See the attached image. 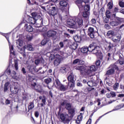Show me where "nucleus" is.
<instances>
[{
    "label": "nucleus",
    "instance_id": "nucleus-32",
    "mask_svg": "<svg viewBox=\"0 0 124 124\" xmlns=\"http://www.w3.org/2000/svg\"><path fill=\"white\" fill-rule=\"evenodd\" d=\"M67 79L68 82H75V80H74V76L72 74L69 75L67 77Z\"/></svg>",
    "mask_w": 124,
    "mask_h": 124
},
{
    "label": "nucleus",
    "instance_id": "nucleus-10",
    "mask_svg": "<svg viewBox=\"0 0 124 124\" xmlns=\"http://www.w3.org/2000/svg\"><path fill=\"white\" fill-rule=\"evenodd\" d=\"M31 88L34 90L37 93H41V86L37 85L36 83L31 84Z\"/></svg>",
    "mask_w": 124,
    "mask_h": 124
},
{
    "label": "nucleus",
    "instance_id": "nucleus-27",
    "mask_svg": "<svg viewBox=\"0 0 124 124\" xmlns=\"http://www.w3.org/2000/svg\"><path fill=\"white\" fill-rule=\"evenodd\" d=\"M119 59L117 61V62L120 64V65H123L124 64V58L122 57L121 55H119Z\"/></svg>",
    "mask_w": 124,
    "mask_h": 124
},
{
    "label": "nucleus",
    "instance_id": "nucleus-38",
    "mask_svg": "<svg viewBox=\"0 0 124 124\" xmlns=\"http://www.w3.org/2000/svg\"><path fill=\"white\" fill-rule=\"evenodd\" d=\"M77 47H78V45L77 44V43H74L73 44L70 46V48H71L72 50L77 49Z\"/></svg>",
    "mask_w": 124,
    "mask_h": 124
},
{
    "label": "nucleus",
    "instance_id": "nucleus-47",
    "mask_svg": "<svg viewBox=\"0 0 124 124\" xmlns=\"http://www.w3.org/2000/svg\"><path fill=\"white\" fill-rule=\"evenodd\" d=\"M26 48L27 50H29V51H32V50H33L32 46H31V45H30V44L27 45Z\"/></svg>",
    "mask_w": 124,
    "mask_h": 124
},
{
    "label": "nucleus",
    "instance_id": "nucleus-4",
    "mask_svg": "<svg viewBox=\"0 0 124 124\" xmlns=\"http://www.w3.org/2000/svg\"><path fill=\"white\" fill-rule=\"evenodd\" d=\"M35 27L41 28V27H43V18H42L41 16L38 15H35Z\"/></svg>",
    "mask_w": 124,
    "mask_h": 124
},
{
    "label": "nucleus",
    "instance_id": "nucleus-20",
    "mask_svg": "<svg viewBox=\"0 0 124 124\" xmlns=\"http://www.w3.org/2000/svg\"><path fill=\"white\" fill-rule=\"evenodd\" d=\"M25 28L26 31H28L29 32H31L33 31L32 27L28 24H25Z\"/></svg>",
    "mask_w": 124,
    "mask_h": 124
},
{
    "label": "nucleus",
    "instance_id": "nucleus-62",
    "mask_svg": "<svg viewBox=\"0 0 124 124\" xmlns=\"http://www.w3.org/2000/svg\"><path fill=\"white\" fill-rule=\"evenodd\" d=\"M109 18H108L107 17H105L104 18V23H108L109 22Z\"/></svg>",
    "mask_w": 124,
    "mask_h": 124
},
{
    "label": "nucleus",
    "instance_id": "nucleus-26",
    "mask_svg": "<svg viewBox=\"0 0 124 124\" xmlns=\"http://www.w3.org/2000/svg\"><path fill=\"white\" fill-rule=\"evenodd\" d=\"M112 40L113 42H119L121 41V36L115 35L112 37Z\"/></svg>",
    "mask_w": 124,
    "mask_h": 124
},
{
    "label": "nucleus",
    "instance_id": "nucleus-7",
    "mask_svg": "<svg viewBox=\"0 0 124 124\" xmlns=\"http://www.w3.org/2000/svg\"><path fill=\"white\" fill-rule=\"evenodd\" d=\"M75 17L73 19H69L67 21V25H68L69 28L72 29H77L78 27L76 25V22L75 21Z\"/></svg>",
    "mask_w": 124,
    "mask_h": 124
},
{
    "label": "nucleus",
    "instance_id": "nucleus-12",
    "mask_svg": "<svg viewBox=\"0 0 124 124\" xmlns=\"http://www.w3.org/2000/svg\"><path fill=\"white\" fill-rule=\"evenodd\" d=\"M89 16H90V12L84 11L82 14V18L86 23H89Z\"/></svg>",
    "mask_w": 124,
    "mask_h": 124
},
{
    "label": "nucleus",
    "instance_id": "nucleus-11",
    "mask_svg": "<svg viewBox=\"0 0 124 124\" xmlns=\"http://www.w3.org/2000/svg\"><path fill=\"white\" fill-rule=\"evenodd\" d=\"M59 4L60 5V7L61 10H62V11H64V10H65V7L67 6V4H68V3H67V1L62 0L60 1Z\"/></svg>",
    "mask_w": 124,
    "mask_h": 124
},
{
    "label": "nucleus",
    "instance_id": "nucleus-63",
    "mask_svg": "<svg viewBox=\"0 0 124 124\" xmlns=\"http://www.w3.org/2000/svg\"><path fill=\"white\" fill-rule=\"evenodd\" d=\"M88 92H92V91H93V90H94V88H93V87H88L87 89Z\"/></svg>",
    "mask_w": 124,
    "mask_h": 124
},
{
    "label": "nucleus",
    "instance_id": "nucleus-21",
    "mask_svg": "<svg viewBox=\"0 0 124 124\" xmlns=\"http://www.w3.org/2000/svg\"><path fill=\"white\" fill-rule=\"evenodd\" d=\"M96 46V43H92L91 44H90L89 47H88L89 52H92Z\"/></svg>",
    "mask_w": 124,
    "mask_h": 124
},
{
    "label": "nucleus",
    "instance_id": "nucleus-57",
    "mask_svg": "<svg viewBox=\"0 0 124 124\" xmlns=\"http://www.w3.org/2000/svg\"><path fill=\"white\" fill-rule=\"evenodd\" d=\"M119 5L120 6V7H124V2H123L122 1H119Z\"/></svg>",
    "mask_w": 124,
    "mask_h": 124
},
{
    "label": "nucleus",
    "instance_id": "nucleus-43",
    "mask_svg": "<svg viewBox=\"0 0 124 124\" xmlns=\"http://www.w3.org/2000/svg\"><path fill=\"white\" fill-rule=\"evenodd\" d=\"M119 86H120V84H119V83L116 82L113 86V90H114V91H117V90L119 89Z\"/></svg>",
    "mask_w": 124,
    "mask_h": 124
},
{
    "label": "nucleus",
    "instance_id": "nucleus-59",
    "mask_svg": "<svg viewBox=\"0 0 124 124\" xmlns=\"http://www.w3.org/2000/svg\"><path fill=\"white\" fill-rule=\"evenodd\" d=\"M34 116L36 118H38L39 117V112L38 111H35Z\"/></svg>",
    "mask_w": 124,
    "mask_h": 124
},
{
    "label": "nucleus",
    "instance_id": "nucleus-55",
    "mask_svg": "<svg viewBox=\"0 0 124 124\" xmlns=\"http://www.w3.org/2000/svg\"><path fill=\"white\" fill-rule=\"evenodd\" d=\"M104 28L107 30H110V29H111V26H110V25H109L108 24H106L104 25Z\"/></svg>",
    "mask_w": 124,
    "mask_h": 124
},
{
    "label": "nucleus",
    "instance_id": "nucleus-9",
    "mask_svg": "<svg viewBox=\"0 0 124 124\" xmlns=\"http://www.w3.org/2000/svg\"><path fill=\"white\" fill-rule=\"evenodd\" d=\"M57 34V31H54V30H49L46 32V35L47 37H53V40H56V38H54L55 36H56Z\"/></svg>",
    "mask_w": 124,
    "mask_h": 124
},
{
    "label": "nucleus",
    "instance_id": "nucleus-2",
    "mask_svg": "<svg viewBox=\"0 0 124 124\" xmlns=\"http://www.w3.org/2000/svg\"><path fill=\"white\" fill-rule=\"evenodd\" d=\"M76 70H78L80 73V75L83 76H87V74L90 72V71L87 69V67H85L83 65H78L75 68Z\"/></svg>",
    "mask_w": 124,
    "mask_h": 124
},
{
    "label": "nucleus",
    "instance_id": "nucleus-15",
    "mask_svg": "<svg viewBox=\"0 0 124 124\" xmlns=\"http://www.w3.org/2000/svg\"><path fill=\"white\" fill-rule=\"evenodd\" d=\"M113 47H114V45L111 43H108L104 46V48L107 52H109L111 49H113Z\"/></svg>",
    "mask_w": 124,
    "mask_h": 124
},
{
    "label": "nucleus",
    "instance_id": "nucleus-53",
    "mask_svg": "<svg viewBox=\"0 0 124 124\" xmlns=\"http://www.w3.org/2000/svg\"><path fill=\"white\" fill-rule=\"evenodd\" d=\"M15 67L16 70H18V69H19V68L18 67V61L16 60L15 61Z\"/></svg>",
    "mask_w": 124,
    "mask_h": 124
},
{
    "label": "nucleus",
    "instance_id": "nucleus-33",
    "mask_svg": "<svg viewBox=\"0 0 124 124\" xmlns=\"http://www.w3.org/2000/svg\"><path fill=\"white\" fill-rule=\"evenodd\" d=\"M83 9L84 10V11L90 12V10L91 9V6L90 5V4L83 5Z\"/></svg>",
    "mask_w": 124,
    "mask_h": 124
},
{
    "label": "nucleus",
    "instance_id": "nucleus-35",
    "mask_svg": "<svg viewBox=\"0 0 124 124\" xmlns=\"http://www.w3.org/2000/svg\"><path fill=\"white\" fill-rule=\"evenodd\" d=\"M55 88H56V89L59 88V86L61 85V84H62L61 83V81H60V80H59V79L56 78L55 80Z\"/></svg>",
    "mask_w": 124,
    "mask_h": 124
},
{
    "label": "nucleus",
    "instance_id": "nucleus-41",
    "mask_svg": "<svg viewBox=\"0 0 124 124\" xmlns=\"http://www.w3.org/2000/svg\"><path fill=\"white\" fill-rule=\"evenodd\" d=\"M33 108H34L33 102H31L29 103V105L28 106V110H32Z\"/></svg>",
    "mask_w": 124,
    "mask_h": 124
},
{
    "label": "nucleus",
    "instance_id": "nucleus-39",
    "mask_svg": "<svg viewBox=\"0 0 124 124\" xmlns=\"http://www.w3.org/2000/svg\"><path fill=\"white\" fill-rule=\"evenodd\" d=\"M61 63V58H56L54 61V64L55 66H58L59 63Z\"/></svg>",
    "mask_w": 124,
    "mask_h": 124
},
{
    "label": "nucleus",
    "instance_id": "nucleus-52",
    "mask_svg": "<svg viewBox=\"0 0 124 124\" xmlns=\"http://www.w3.org/2000/svg\"><path fill=\"white\" fill-rule=\"evenodd\" d=\"M108 9L110 10L113 8V4L111 2V1L109 2L108 4Z\"/></svg>",
    "mask_w": 124,
    "mask_h": 124
},
{
    "label": "nucleus",
    "instance_id": "nucleus-64",
    "mask_svg": "<svg viewBox=\"0 0 124 124\" xmlns=\"http://www.w3.org/2000/svg\"><path fill=\"white\" fill-rule=\"evenodd\" d=\"M90 22H91V24H95V23H96V20H95V19L93 18L91 19Z\"/></svg>",
    "mask_w": 124,
    "mask_h": 124
},
{
    "label": "nucleus",
    "instance_id": "nucleus-36",
    "mask_svg": "<svg viewBox=\"0 0 124 124\" xmlns=\"http://www.w3.org/2000/svg\"><path fill=\"white\" fill-rule=\"evenodd\" d=\"M109 25L110 26H111V27H117V26H119V25H120V22L113 21L109 23Z\"/></svg>",
    "mask_w": 124,
    "mask_h": 124
},
{
    "label": "nucleus",
    "instance_id": "nucleus-3",
    "mask_svg": "<svg viewBox=\"0 0 124 124\" xmlns=\"http://www.w3.org/2000/svg\"><path fill=\"white\" fill-rule=\"evenodd\" d=\"M92 54H94V55H96L98 56L99 59L100 60H103V54L100 51V47L99 46L96 45L93 51L92 52Z\"/></svg>",
    "mask_w": 124,
    "mask_h": 124
},
{
    "label": "nucleus",
    "instance_id": "nucleus-45",
    "mask_svg": "<svg viewBox=\"0 0 124 124\" xmlns=\"http://www.w3.org/2000/svg\"><path fill=\"white\" fill-rule=\"evenodd\" d=\"M87 85L89 86V87H94V82L93 81H89L87 82Z\"/></svg>",
    "mask_w": 124,
    "mask_h": 124
},
{
    "label": "nucleus",
    "instance_id": "nucleus-42",
    "mask_svg": "<svg viewBox=\"0 0 124 124\" xmlns=\"http://www.w3.org/2000/svg\"><path fill=\"white\" fill-rule=\"evenodd\" d=\"M8 86H9V82H6L4 86V92L5 93L6 92H7L8 90Z\"/></svg>",
    "mask_w": 124,
    "mask_h": 124
},
{
    "label": "nucleus",
    "instance_id": "nucleus-60",
    "mask_svg": "<svg viewBox=\"0 0 124 124\" xmlns=\"http://www.w3.org/2000/svg\"><path fill=\"white\" fill-rule=\"evenodd\" d=\"M110 95L111 97H116V93L114 92H110Z\"/></svg>",
    "mask_w": 124,
    "mask_h": 124
},
{
    "label": "nucleus",
    "instance_id": "nucleus-5",
    "mask_svg": "<svg viewBox=\"0 0 124 124\" xmlns=\"http://www.w3.org/2000/svg\"><path fill=\"white\" fill-rule=\"evenodd\" d=\"M96 34H97V31H94V28L93 27H89L88 28V35L91 38H95L96 37Z\"/></svg>",
    "mask_w": 124,
    "mask_h": 124
},
{
    "label": "nucleus",
    "instance_id": "nucleus-17",
    "mask_svg": "<svg viewBox=\"0 0 124 124\" xmlns=\"http://www.w3.org/2000/svg\"><path fill=\"white\" fill-rule=\"evenodd\" d=\"M60 50L61 47H60V46H59V45H56L55 46H53L51 53H53V54H58V53H60Z\"/></svg>",
    "mask_w": 124,
    "mask_h": 124
},
{
    "label": "nucleus",
    "instance_id": "nucleus-25",
    "mask_svg": "<svg viewBox=\"0 0 124 124\" xmlns=\"http://www.w3.org/2000/svg\"><path fill=\"white\" fill-rule=\"evenodd\" d=\"M57 89L61 92H65V91L67 90V86H65L62 84H61V85Z\"/></svg>",
    "mask_w": 124,
    "mask_h": 124
},
{
    "label": "nucleus",
    "instance_id": "nucleus-61",
    "mask_svg": "<svg viewBox=\"0 0 124 124\" xmlns=\"http://www.w3.org/2000/svg\"><path fill=\"white\" fill-rule=\"evenodd\" d=\"M117 107H118L119 109H122V108H124V104H121L120 105H119L117 106Z\"/></svg>",
    "mask_w": 124,
    "mask_h": 124
},
{
    "label": "nucleus",
    "instance_id": "nucleus-31",
    "mask_svg": "<svg viewBox=\"0 0 124 124\" xmlns=\"http://www.w3.org/2000/svg\"><path fill=\"white\" fill-rule=\"evenodd\" d=\"M67 89L69 87L70 89H72L75 87V81H70L68 82V85H67Z\"/></svg>",
    "mask_w": 124,
    "mask_h": 124
},
{
    "label": "nucleus",
    "instance_id": "nucleus-22",
    "mask_svg": "<svg viewBox=\"0 0 124 124\" xmlns=\"http://www.w3.org/2000/svg\"><path fill=\"white\" fill-rule=\"evenodd\" d=\"M44 82L45 83V84H46L47 85V86H46L47 88H48V89H49V90H51V88H50V87H49V84H50V83L52 82V78H46L44 79Z\"/></svg>",
    "mask_w": 124,
    "mask_h": 124
},
{
    "label": "nucleus",
    "instance_id": "nucleus-50",
    "mask_svg": "<svg viewBox=\"0 0 124 124\" xmlns=\"http://www.w3.org/2000/svg\"><path fill=\"white\" fill-rule=\"evenodd\" d=\"M77 120H78L79 121H80L81 122L82 121V120H83V115H82V113H80V115H79L78 116Z\"/></svg>",
    "mask_w": 124,
    "mask_h": 124
},
{
    "label": "nucleus",
    "instance_id": "nucleus-30",
    "mask_svg": "<svg viewBox=\"0 0 124 124\" xmlns=\"http://www.w3.org/2000/svg\"><path fill=\"white\" fill-rule=\"evenodd\" d=\"M114 73H115V69L112 68L107 71L106 75H113Z\"/></svg>",
    "mask_w": 124,
    "mask_h": 124
},
{
    "label": "nucleus",
    "instance_id": "nucleus-37",
    "mask_svg": "<svg viewBox=\"0 0 124 124\" xmlns=\"http://www.w3.org/2000/svg\"><path fill=\"white\" fill-rule=\"evenodd\" d=\"M115 34V32L113 31H109L107 32V36L108 37H113Z\"/></svg>",
    "mask_w": 124,
    "mask_h": 124
},
{
    "label": "nucleus",
    "instance_id": "nucleus-40",
    "mask_svg": "<svg viewBox=\"0 0 124 124\" xmlns=\"http://www.w3.org/2000/svg\"><path fill=\"white\" fill-rule=\"evenodd\" d=\"M104 12H105V9L104 7H102L100 9L99 14L103 17V16H104Z\"/></svg>",
    "mask_w": 124,
    "mask_h": 124
},
{
    "label": "nucleus",
    "instance_id": "nucleus-29",
    "mask_svg": "<svg viewBox=\"0 0 124 124\" xmlns=\"http://www.w3.org/2000/svg\"><path fill=\"white\" fill-rule=\"evenodd\" d=\"M27 3L30 5H33V4L38 5V3L35 0H27Z\"/></svg>",
    "mask_w": 124,
    "mask_h": 124
},
{
    "label": "nucleus",
    "instance_id": "nucleus-54",
    "mask_svg": "<svg viewBox=\"0 0 124 124\" xmlns=\"http://www.w3.org/2000/svg\"><path fill=\"white\" fill-rule=\"evenodd\" d=\"M100 63H101L100 60H98L96 61L95 64L97 67H98V66H100Z\"/></svg>",
    "mask_w": 124,
    "mask_h": 124
},
{
    "label": "nucleus",
    "instance_id": "nucleus-6",
    "mask_svg": "<svg viewBox=\"0 0 124 124\" xmlns=\"http://www.w3.org/2000/svg\"><path fill=\"white\" fill-rule=\"evenodd\" d=\"M47 13L50 17H55L58 14V7H57V6L52 7L51 9L47 12Z\"/></svg>",
    "mask_w": 124,
    "mask_h": 124
},
{
    "label": "nucleus",
    "instance_id": "nucleus-8",
    "mask_svg": "<svg viewBox=\"0 0 124 124\" xmlns=\"http://www.w3.org/2000/svg\"><path fill=\"white\" fill-rule=\"evenodd\" d=\"M31 15L32 17H30L28 18V22L29 23V24L34 25V27H35V23L36 21V18H35V15H36L35 13H32L31 14Z\"/></svg>",
    "mask_w": 124,
    "mask_h": 124
},
{
    "label": "nucleus",
    "instance_id": "nucleus-23",
    "mask_svg": "<svg viewBox=\"0 0 124 124\" xmlns=\"http://www.w3.org/2000/svg\"><path fill=\"white\" fill-rule=\"evenodd\" d=\"M28 80L31 86V84H34V83H36L35 82H34V81H35V78L32 76L28 75Z\"/></svg>",
    "mask_w": 124,
    "mask_h": 124
},
{
    "label": "nucleus",
    "instance_id": "nucleus-51",
    "mask_svg": "<svg viewBox=\"0 0 124 124\" xmlns=\"http://www.w3.org/2000/svg\"><path fill=\"white\" fill-rule=\"evenodd\" d=\"M120 11H121V10H120L119 7H115L113 10V13H118V12H119Z\"/></svg>",
    "mask_w": 124,
    "mask_h": 124
},
{
    "label": "nucleus",
    "instance_id": "nucleus-28",
    "mask_svg": "<svg viewBox=\"0 0 124 124\" xmlns=\"http://www.w3.org/2000/svg\"><path fill=\"white\" fill-rule=\"evenodd\" d=\"M74 40H75V42L80 43V42H81V41L82 40V37L76 35L74 37Z\"/></svg>",
    "mask_w": 124,
    "mask_h": 124
},
{
    "label": "nucleus",
    "instance_id": "nucleus-24",
    "mask_svg": "<svg viewBox=\"0 0 124 124\" xmlns=\"http://www.w3.org/2000/svg\"><path fill=\"white\" fill-rule=\"evenodd\" d=\"M39 98L40 100H42V103L40 104L41 107H43L44 105H46V98H45V97H42V96H40L39 97Z\"/></svg>",
    "mask_w": 124,
    "mask_h": 124
},
{
    "label": "nucleus",
    "instance_id": "nucleus-48",
    "mask_svg": "<svg viewBox=\"0 0 124 124\" xmlns=\"http://www.w3.org/2000/svg\"><path fill=\"white\" fill-rule=\"evenodd\" d=\"M16 43H18L19 46H23V41L20 39H18L16 41Z\"/></svg>",
    "mask_w": 124,
    "mask_h": 124
},
{
    "label": "nucleus",
    "instance_id": "nucleus-46",
    "mask_svg": "<svg viewBox=\"0 0 124 124\" xmlns=\"http://www.w3.org/2000/svg\"><path fill=\"white\" fill-rule=\"evenodd\" d=\"M106 16L108 18H111V12L109 10H107L106 11Z\"/></svg>",
    "mask_w": 124,
    "mask_h": 124
},
{
    "label": "nucleus",
    "instance_id": "nucleus-13",
    "mask_svg": "<svg viewBox=\"0 0 124 124\" xmlns=\"http://www.w3.org/2000/svg\"><path fill=\"white\" fill-rule=\"evenodd\" d=\"M75 2L78 6L79 10L82 11L84 9V4H83L82 0H76Z\"/></svg>",
    "mask_w": 124,
    "mask_h": 124
},
{
    "label": "nucleus",
    "instance_id": "nucleus-14",
    "mask_svg": "<svg viewBox=\"0 0 124 124\" xmlns=\"http://www.w3.org/2000/svg\"><path fill=\"white\" fill-rule=\"evenodd\" d=\"M73 64H78V65H84L85 64V61L80 59H76L73 62Z\"/></svg>",
    "mask_w": 124,
    "mask_h": 124
},
{
    "label": "nucleus",
    "instance_id": "nucleus-56",
    "mask_svg": "<svg viewBox=\"0 0 124 124\" xmlns=\"http://www.w3.org/2000/svg\"><path fill=\"white\" fill-rule=\"evenodd\" d=\"M82 3H84V5L90 4V0H82Z\"/></svg>",
    "mask_w": 124,
    "mask_h": 124
},
{
    "label": "nucleus",
    "instance_id": "nucleus-16",
    "mask_svg": "<svg viewBox=\"0 0 124 124\" xmlns=\"http://www.w3.org/2000/svg\"><path fill=\"white\" fill-rule=\"evenodd\" d=\"M86 69H88L89 71V73L86 74V76H88L92 73V72L96 71V69H97V67L95 66V65H92L90 66V68L88 67H86Z\"/></svg>",
    "mask_w": 124,
    "mask_h": 124
},
{
    "label": "nucleus",
    "instance_id": "nucleus-1",
    "mask_svg": "<svg viewBox=\"0 0 124 124\" xmlns=\"http://www.w3.org/2000/svg\"><path fill=\"white\" fill-rule=\"evenodd\" d=\"M64 107L67 110L68 114L63 113H61V111H62V108H61V107L59 108V110L57 112V114L58 116L60 117V120L62 123L63 124H68L71 119H72L75 115V109L72 108V106L70 103H67Z\"/></svg>",
    "mask_w": 124,
    "mask_h": 124
},
{
    "label": "nucleus",
    "instance_id": "nucleus-18",
    "mask_svg": "<svg viewBox=\"0 0 124 124\" xmlns=\"http://www.w3.org/2000/svg\"><path fill=\"white\" fill-rule=\"evenodd\" d=\"M76 23L78 24V28H81L83 27V19L79 18L78 17H75Z\"/></svg>",
    "mask_w": 124,
    "mask_h": 124
},
{
    "label": "nucleus",
    "instance_id": "nucleus-44",
    "mask_svg": "<svg viewBox=\"0 0 124 124\" xmlns=\"http://www.w3.org/2000/svg\"><path fill=\"white\" fill-rule=\"evenodd\" d=\"M66 67H62L60 68V72L63 74H64L66 72Z\"/></svg>",
    "mask_w": 124,
    "mask_h": 124
},
{
    "label": "nucleus",
    "instance_id": "nucleus-49",
    "mask_svg": "<svg viewBox=\"0 0 124 124\" xmlns=\"http://www.w3.org/2000/svg\"><path fill=\"white\" fill-rule=\"evenodd\" d=\"M47 42H48V41L46 39H45L42 41V42H41V45L44 46V45H46Z\"/></svg>",
    "mask_w": 124,
    "mask_h": 124
},
{
    "label": "nucleus",
    "instance_id": "nucleus-19",
    "mask_svg": "<svg viewBox=\"0 0 124 124\" xmlns=\"http://www.w3.org/2000/svg\"><path fill=\"white\" fill-rule=\"evenodd\" d=\"M10 91L13 94H17L18 92L20 91V89L18 86H14V87H12L10 88Z\"/></svg>",
    "mask_w": 124,
    "mask_h": 124
},
{
    "label": "nucleus",
    "instance_id": "nucleus-34",
    "mask_svg": "<svg viewBox=\"0 0 124 124\" xmlns=\"http://www.w3.org/2000/svg\"><path fill=\"white\" fill-rule=\"evenodd\" d=\"M81 52L83 54H86L89 52V48L87 46H84L81 48Z\"/></svg>",
    "mask_w": 124,
    "mask_h": 124
},
{
    "label": "nucleus",
    "instance_id": "nucleus-58",
    "mask_svg": "<svg viewBox=\"0 0 124 124\" xmlns=\"http://www.w3.org/2000/svg\"><path fill=\"white\" fill-rule=\"evenodd\" d=\"M21 72L23 73L24 75H26V74H27V71H26V69H25V67H23L22 68Z\"/></svg>",
    "mask_w": 124,
    "mask_h": 124
}]
</instances>
